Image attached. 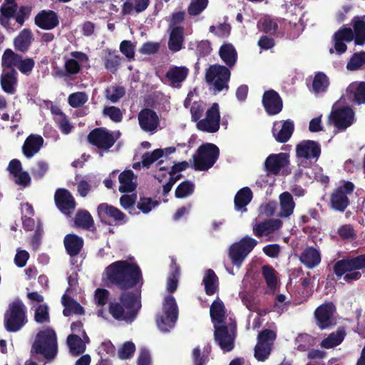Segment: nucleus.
<instances>
[{
	"label": "nucleus",
	"mask_w": 365,
	"mask_h": 365,
	"mask_svg": "<svg viewBox=\"0 0 365 365\" xmlns=\"http://www.w3.org/2000/svg\"><path fill=\"white\" fill-rule=\"evenodd\" d=\"M262 103L264 110L269 115L279 113L283 108V101L279 94L273 89L264 91Z\"/></svg>",
	"instance_id": "19"
},
{
	"label": "nucleus",
	"mask_w": 365,
	"mask_h": 365,
	"mask_svg": "<svg viewBox=\"0 0 365 365\" xmlns=\"http://www.w3.org/2000/svg\"><path fill=\"white\" fill-rule=\"evenodd\" d=\"M51 112L53 115V119L61 131L65 134L69 133L71 131L72 127L69 123L67 116L61 109L57 106H53L51 108Z\"/></svg>",
	"instance_id": "39"
},
{
	"label": "nucleus",
	"mask_w": 365,
	"mask_h": 365,
	"mask_svg": "<svg viewBox=\"0 0 365 365\" xmlns=\"http://www.w3.org/2000/svg\"><path fill=\"white\" fill-rule=\"evenodd\" d=\"M150 0H134L133 5L130 0L125 1L122 6L121 14L123 16L130 14L133 10L136 13H141L146 10L150 5Z\"/></svg>",
	"instance_id": "42"
},
{
	"label": "nucleus",
	"mask_w": 365,
	"mask_h": 365,
	"mask_svg": "<svg viewBox=\"0 0 365 365\" xmlns=\"http://www.w3.org/2000/svg\"><path fill=\"white\" fill-rule=\"evenodd\" d=\"M43 137L38 134H30L22 145V153L26 158H31L39 152L43 145Z\"/></svg>",
	"instance_id": "27"
},
{
	"label": "nucleus",
	"mask_w": 365,
	"mask_h": 365,
	"mask_svg": "<svg viewBox=\"0 0 365 365\" xmlns=\"http://www.w3.org/2000/svg\"><path fill=\"white\" fill-rule=\"evenodd\" d=\"M230 76L231 73L227 67L213 64L206 69L205 81L209 85H212L215 91L221 92L225 88L228 89Z\"/></svg>",
	"instance_id": "8"
},
{
	"label": "nucleus",
	"mask_w": 365,
	"mask_h": 365,
	"mask_svg": "<svg viewBox=\"0 0 365 365\" xmlns=\"http://www.w3.org/2000/svg\"><path fill=\"white\" fill-rule=\"evenodd\" d=\"M89 340L84 339L76 334H72L67 338V344L69 346L70 352L74 356L79 355L86 350V343Z\"/></svg>",
	"instance_id": "38"
},
{
	"label": "nucleus",
	"mask_w": 365,
	"mask_h": 365,
	"mask_svg": "<svg viewBox=\"0 0 365 365\" xmlns=\"http://www.w3.org/2000/svg\"><path fill=\"white\" fill-rule=\"evenodd\" d=\"M329 86V79L328 76L324 73L319 71L314 74L310 91L315 94L324 93L327 91Z\"/></svg>",
	"instance_id": "41"
},
{
	"label": "nucleus",
	"mask_w": 365,
	"mask_h": 365,
	"mask_svg": "<svg viewBox=\"0 0 365 365\" xmlns=\"http://www.w3.org/2000/svg\"><path fill=\"white\" fill-rule=\"evenodd\" d=\"M277 208L275 201H269L259 207L260 214L257 218V223L253 228H281L282 221L279 219H266L261 220L262 216L269 217L274 215Z\"/></svg>",
	"instance_id": "15"
},
{
	"label": "nucleus",
	"mask_w": 365,
	"mask_h": 365,
	"mask_svg": "<svg viewBox=\"0 0 365 365\" xmlns=\"http://www.w3.org/2000/svg\"><path fill=\"white\" fill-rule=\"evenodd\" d=\"M236 335V325L233 322L215 327V341L223 352H229L233 349Z\"/></svg>",
	"instance_id": "11"
},
{
	"label": "nucleus",
	"mask_w": 365,
	"mask_h": 365,
	"mask_svg": "<svg viewBox=\"0 0 365 365\" xmlns=\"http://www.w3.org/2000/svg\"><path fill=\"white\" fill-rule=\"evenodd\" d=\"M210 317L214 327L221 325H226L228 323L226 322L225 309L223 303L220 300L213 302L210 307Z\"/></svg>",
	"instance_id": "34"
},
{
	"label": "nucleus",
	"mask_w": 365,
	"mask_h": 365,
	"mask_svg": "<svg viewBox=\"0 0 365 365\" xmlns=\"http://www.w3.org/2000/svg\"><path fill=\"white\" fill-rule=\"evenodd\" d=\"M164 150L163 149H155L153 152H146L142 155L141 163L145 168L150 166L158 159L163 157Z\"/></svg>",
	"instance_id": "51"
},
{
	"label": "nucleus",
	"mask_w": 365,
	"mask_h": 365,
	"mask_svg": "<svg viewBox=\"0 0 365 365\" xmlns=\"http://www.w3.org/2000/svg\"><path fill=\"white\" fill-rule=\"evenodd\" d=\"M88 101V96L84 92H76L69 95L68 98V104L72 108H79L84 105Z\"/></svg>",
	"instance_id": "58"
},
{
	"label": "nucleus",
	"mask_w": 365,
	"mask_h": 365,
	"mask_svg": "<svg viewBox=\"0 0 365 365\" xmlns=\"http://www.w3.org/2000/svg\"><path fill=\"white\" fill-rule=\"evenodd\" d=\"M195 190L194 184L188 180L180 182L177 187L175 195L177 198H184L192 195Z\"/></svg>",
	"instance_id": "55"
},
{
	"label": "nucleus",
	"mask_w": 365,
	"mask_h": 365,
	"mask_svg": "<svg viewBox=\"0 0 365 365\" xmlns=\"http://www.w3.org/2000/svg\"><path fill=\"white\" fill-rule=\"evenodd\" d=\"M262 274L265 279L267 287L271 290H274L277 288L278 284L275 270L269 266H264L262 267Z\"/></svg>",
	"instance_id": "54"
},
{
	"label": "nucleus",
	"mask_w": 365,
	"mask_h": 365,
	"mask_svg": "<svg viewBox=\"0 0 365 365\" xmlns=\"http://www.w3.org/2000/svg\"><path fill=\"white\" fill-rule=\"evenodd\" d=\"M74 225L78 228H92L94 220L88 210H78L73 218Z\"/></svg>",
	"instance_id": "44"
},
{
	"label": "nucleus",
	"mask_w": 365,
	"mask_h": 365,
	"mask_svg": "<svg viewBox=\"0 0 365 365\" xmlns=\"http://www.w3.org/2000/svg\"><path fill=\"white\" fill-rule=\"evenodd\" d=\"M349 93V98L354 102L360 104L365 103V82L362 81L356 86H350L347 88Z\"/></svg>",
	"instance_id": "47"
},
{
	"label": "nucleus",
	"mask_w": 365,
	"mask_h": 365,
	"mask_svg": "<svg viewBox=\"0 0 365 365\" xmlns=\"http://www.w3.org/2000/svg\"><path fill=\"white\" fill-rule=\"evenodd\" d=\"M97 212L101 221L105 224L110 225L108 220H112L115 225H122L128 221L126 215L121 210L108 203L99 204Z\"/></svg>",
	"instance_id": "16"
},
{
	"label": "nucleus",
	"mask_w": 365,
	"mask_h": 365,
	"mask_svg": "<svg viewBox=\"0 0 365 365\" xmlns=\"http://www.w3.org/2000/svg\"><path fill=\"white\" fill-rule=\"evenodd\" d=\"M103 51L105 55L102 59L106 69L115 73L121 65L122 57L117 50L106 48Z\"/></svg>",
	"instance_id": "32"
},
{
	"label": "nucleus",
	"mask_w": 365,
	"mask_h": 365,
	"mask_svg": "<svg viewBox=\"0 0 365 365\" xmlns=\"http://www.w3.org/2000/svg\"><path fill=\"white\" fill-rule=\"evenodd\" d=\"M34 41V36L29 29H24L14 38V49L22 53H26L31 48Z\"/></svg>",
	"instance_id": "29"
},
{
	"label": "nucleus",
	"mask_w": 365,
	"mask_h": 365,
	"mask_svg": "<svg viewBox=\"0 0 365 365\" xmlns=\"http://www.w3.org/2000/svg\"><path fill=\"white\" fill-rule=\"evenodd\" d=\"M240 297L242 303L249 310L258 312L259 315L265 314V312L262 313L259 312V309L257 308L254 294L252 292L247 291L241 292L240 293Z\"/></svg>",
	"instance_id": "52"
},
{
	"label": "nucleus",
	"mask_w": 365,
	"mask_h": 365,
	"mask_svg": "<svg viewBox=\"0 0 365 365\" xmlns=\"http://www.w3.org/2000/svg\"><path fill=\"white\" fill-rule=\"evenodd\" d=\"M135 175L131 170H125L123 171L118 177L120 185L119 191L121 193L131 192L136 188V184L133 181Z\"/></svg>",
	"instance_id": "36"
},
{
	"label": "nucleus",
	"mask_w": 365,
	"mask_h": 365,
	"mask_svg": "<svg viewBox=\"0 0 365 365\" xmlns=\"http://www.w3.org/2000/svg\"><path fill=\"white\" fill-rule=\"evenodd\" d=\"M276 334L272 330H264L258 335L255 348V356L258 361H264L269 356Z\"/></svg>",
	"instance_id": "14"
},
{
	"label": "nucleus",
	"mask_w": 365,
	"mask_h": 365,
	"mask_svg": "<svg viewBox=\"0 0 365 365\" xmlns=\"http://www.w3.org/2000/svg\"><path fill=\"white\" fill-rule=\"evenodd\" d=\"M257 242L255 239L245 237L239 242L233 243L229 249V257L232 264L240 268Z\"/></svg>",
	"instance_id": "9"
},
{
	"label": "nucleus",
	"mask_w": 365,
	"mask_h": 365,
	"mask_svg": "<svg viewBox=\"0 0 365 365\" xmlns=\"http://www.w3.org/2000/svg\"><path fill=\"white\" fill-rule=\"evenodd\" d=\"M35 61L32 58H23L21 54L11 48H6L1 56L2 68H16L22 74L29 75L35 67Z\"/></svg>",
	"instance_id": "7"
},
{
	"label": "nucleus",
	"mask_w": 365,
	"mask_h": 365,
	"mask_svg": "<svg viewBox=\"0 0 365 365\" xmlns=\"http://www.w3.org/2000/svg\"><path fill=\"white\" fill-rule=\"evenodd\" d=\"M179 276L178 269L176 267L175 262L172 261V272L168 278L166 289L167 291L172 293L175 291L178 286V279Z\"/></svg>",
	"instance_id": "60"
},
{
	"label": "nucleus",
	"mask_w": 365,
	"mask_h": 365,
	"mask_svg": "<svg viewBox=\"0 0 365 365\" xmlns=\"http://www.w3.org/2000/svg\"><path fill=\"white\" fill-rule=\"evenodd\" d=\"M252 192L248 187L240 189L235 196V207L237 210L246 211V206L252 199Z\"/></svg>",
	"instance_id": "37"
},
{
	"label": "nucleus",
	"mask_w": 365,
	"mask_h": 365,
	"mask_svg": "<svg viewBox=\"0 0 365 365\" xmlns=\"http://www.w3.org/2000/svg\"><path fill=\"white\" fill-rule=\"evenodd\" d=\"M31 351L32 354H41L48 360L53 359L58 352L57 336L54 330L49 327L40 330L36 335Z\"/></svg>",
	"instance_id": "3"
},
{
	"label": "nucleus",
	"mask_w": 365,
	"mask_h": 365,
	"mask_svg": "<svg viewBox=\"0 0 365 365\" xmlns=\"http://www.w3.org/2000/svg\"><path fill=\"white\" fill-rule=\"evenodd\" d=\"M103 115L108 116L114 123H120L123 120V113L116 106H106L103 110Z\"/></svg>",
	"instance_id": "59"
},
{
	"label": "nucleus",
	"mask_w": 365,
	"mask_h": 365,
	"mask_svg": "<svg viewBox=\"0 0 365 365\" xmlns=\"http://www.w3.org/2000/svg\"><path fill=\"white\" fill-rule=\"evenodd\" d=\"M208 0H191L187 12L190 16H197L207 6Z\"/></svg>",
	"instance_id": "57"
},
{
	"label": "nucleus",
	"mask_w": 365,
	"mask_h": 365,
	"mask_svg": "<svg viewBox=\"0 0 365 365\" xmlns=\"http://www.w3.org/2000/svg\"><path fill=\"white\" fill-rule=\"evenodd\" d=\"M355 185L350 181H346L344 185L339 186L331 194L330 203L335 210L344 212L349 205L348 195L351 194Z\"/></svg>",
	"instance_id": "13"
},
{
	"label": "nucleus",
	"mask_w": 365,
	"mask_h": 365,
	"mask_svg": "<svg viewBox=\"0 0 365 365\" xmlns=\"http://www.w3.org/2000/svg\"><path fill=\"white\" fill-rule=\"evenodd\" d=\"M354 112L349 107H344L332 113L334 125L339 129H346L353 123Z\"/></svg>",
	"instance_id": "28"
},
{
	"label": "nucleus",
	"mask_w": 365,
	"mask_h": 365,
	"mask_svg": "<svg viewBox=\"0 0 365 365\" xmlns=\"http://www.w3.org/2000/svg\"><path fill=\"white\" fill-rule=\"evenodd\" d=\"M300 260L308 268H313L320 263L321 255L317 250L308 247L302 253Z\"/></svg>",
	"instance_id": "40"
},
{
	"label": "nucleus",
	"mask_w": 365,
	"mask_h": 365,
	"mask_svg": "<svg viewBox=\"0 0 365 365\" xmlns=\"http://www.w3.org/2000/svg\"><path fill=\"white\" fill-rule=\"evenodd\" d=\"M334 312V307L331 303L320 306L315 311L317 324L321 329H325L331 324V318Z\"/></svg>",
	"instance_id": "30"
},
{
	"label": "nucleus",
	"mask_w": 365,
	"mask_h": 365,
	"mask_svg": "<svg viewBox=\"0 0 365 365\" xmlns=\"http://www.w3.org/2000/svg\"><path fill=\"white\" fill-rule=\"evenodd\" d=\"M120 51L129 60L134 59L135 46L130 41L123 40L120 43Z\"/></svg>",
	"instance_id": "63"
},
{
	"label": "nucleus",
	"mask_w": 365,
	"mask_h": 365,
	"mask_svg": "<svg viewBox=\"0 0 365 365\" xmlns=\"http://www.w3.org/2000/svg\"><path fill=\"white\" fill-rule=\"evenodd\" d=\"M364 64H365V52L361 51L353 54L347 63L346 68L349 71H356Z\"/></svg>",
	"instance_id": "56"
},
{
	"label": "nucleus",
	"mask_w": 365,
	"mask_h": 365,
	"mask_svg": "<svg viewBox=\"0 0 365 365\" xmlns=\"http://www.w3.org/2000/svg\"><path fill=\"white\" fill-rule=\"evenodd\" d=\"M35 24L41 29L50 30L59 24L57 14L52 10H43L34 19Z\"/></svg>",
	"instance_id": "25"
},
{
	"label": "nucleus",
	"mask_w": 365,
	"mask_h": 365,
	"mask_svg": "<svg viewBox=\"0 0 365 365\" xmlns=\"http://www.w3.org/2000/svg\"><path fill=\"white\" fill-rule=\"evenodd\" d=\"M140 128L145 132H155L160 123V120L155 111L150 108L142 109L138 115Z\"/></svg>",
	"instance_id": "20"
},
{
	"label": "nucleus",
	"mask_w": 365,
	"mask_h": 365,
	"mask_svg": "<svg viewBox=\"0 0 365 365\" xmlns=\"http://www.w3.org/2000/svg\"><path fill=\"white\" fill-rule=\"evenodd\" d=\"M203 283L207 294L212 295L215 292L217 287V277L212 269L205 272Z\"/></svg>",
	"instance_id": "49"
},
{
	"label": "nucleus",
	"mask_w": 365,
	"mask_h": 365,
	"mask_svg": "<svg viewBox=\"0 0 365 365\" xmlns=\"http://www.w3.org/2000/svg\"><path fill=\"white\" fill-rule=\"evenodd\" d=\"M62 304L64 307L63 314L66 317H68L72 314H83V308L77 302L74 301L71 298L63 294L61 299Z\"/></svg>",
	"instance_id": "43"
},
{
	"label": "nucleus",
	"mask_w": 365,
	"mask_h": 365,
	"mask_svg": "<svg viewBox=\"0 0 365 365\" xmlns=\"http://www.w3.org/2000/svg\"><path fill=\"white\" fill-rule=\"evenodd\" d=\"M120 135L117 131L115 134L103 127L96 128L88 135V141L99 149L108 150L111 148Z\"/></svg>",
	"instance_id": "10"
},
{
	"label": "nucleus",
	"mask_w": 365,
	"mask_h": 365,
	"mask_svg": "<svg viewBox=\"0 0 365 365\" xmlns=\"http://www.w3.org/2000/svg\"><path fill=\"white\" fill-rule=\"evenodd\" d=\"M280 212L277 214L279 217H289L292 215L295 203L292 195L289 192H284L279 197Z\"/></svg>",
	"instance_id": "35"
},
{
	"label": "nucleus",
	"mask_w": 365,
	"mask_h": 365,
	"mask_svg": "<svg viewBox=\"0 0 365 365\" xmlns=\"http://www.w3.org/2000/svg\"><path fill=\"white\" fill-rule=\"evenodd\" d=\"M294 130V125L293 121L288 119L283 122L282 128L277 133H274L273 131V135L277 142L284 143L290 139Z\"/></svg>",
	"instance_id": "46"
},
{
	"label": "nucleus",
	"mask_w": 365,
	"mask_h": 365,
	"mask_svg": "<svg viewBox=\"0 0 365 365\" xmlns=\"http://www.w3.org/2000/svg\"><path fill=\"white\" fill-rule=\"evenodd\" d=\"M354 41L356 45H364L365 43V21L358 19L354 24Z\"/></svg>",
	"instance_id": "50"
},
{
	"label": "nucleus",
	"mask_w": 365,
	"mask_h": 365,
	"mask_svg": "<svg viewBox=\"0 0 365 365\" xmlns=\"http://www.w3.org/2000/svg\"><path fill=\"white\" fill-rule=\"evenodd\" d=\"M334 271L338 277L344 275V279L346 282L359 279L361 274L359 271H354L350 259L338 261L334 267Z\"/></svg>",
	"instance_id": "23"
},
{
	"label": "nucleus",
	"mask_w": 365,
	"mask_h": 365,
	"mask_svg": "<svg viewBox=\"0 0 365 365\" xmlns=\"http://www.w3.org/2000/svg\"><path fill=\"white\" fill-rule=\"evenodd\" d=\"M289 155L286 153L269 155L264 161V168L267 173L279 174L282 168L289 164Z\"/></svg>",
	"instance_id": "22"
},
{
	"label": "nucleus",
	"mask_w": 365,
	"mask_h": 365,
	"mask_svg": "<svg viewBox=\"0 0 365 365\" xmlns=\"http://www.w3.org/2000/svg\"><path fill=\"white\" fill-rule=\"evenodd\" d=\"M178 308L175 298L171 295L165 297L162 311L156 317L158 329L164 332L170 331L178 319Z\"/></svg>",
	"instance_id": "4"
},
{
	"label": "nucleus",
	"mask_w": 365,
	"mask_h": 365,
	"mask_svg": "<svg viewBox=\"0 0 365 365\" xmlns=\"http://www.w3.org/2000/svg\"><path fill=\"white\" fill-rule=\"evenodd\" d=\"M135 350V344L131 341H127L118 350V356L121 359L130 358Z\"/></svg>",
	"instance_id": "64"
},
{
	"label": "nucleus",
	"mask_w": 365,
	"mask_h": 365,
	"mask_svg": "<svg viewBox=\"0 0 365 365\" xmlns=\"http://www.w3.org/2000/svg\"><path fill=\"white\" fill-rule=\"evenodd\" d=\"M184 41V28L182 26H175L170 33L168 43V48L173 52H178L182 48Z\"/></svg>",
	"instance_id": "33"
},
{
	"label": "nucleus",
	"mask_w": 365,
	"mask_h": 365,
	"mask_svg": "<svg viewBox=\"0 0 365 365\" xmlns=\"http://www.w3.org/2000/svg\"><path fill=\"white\" fill-rule=\"evenodd\" d=\"M105 274L110 282L123 289L142 284L141 271L133 259L112 263L106 269Z\"/></svg>",
	"instance_id": "1"
},
{
	"label": "nucleus",
	"mask_w": 365,
	"mask_h": 365,
	"mask_svg": "<svg viewBox=\"0 0 365 365\" xmlns=\"http://www.w3.org/2000/svg\"><path fill=\"white\" fill-rule=\"evenodd\" d=\"M197 155H193L195 170L205 171L211 168L220 156L219 148L210 143L202 144L197 150Z\"/></svg>",
	"instance_id": "5"
},
{
	"label": "nucleus",
	"mask_w": 365,
	"mask_h": 365,
	"mask_svg": "<svg viewBox=\"0 0 365 365\" xmlns=\"http://www.w3.org/2000/svg\"><path fill=\"white\" fill-rule=\"evenodd\" d=\"M54 201L60 212L71 217L76 209V202L71 192L64 188H58L54 195Z\"/></svg>",
	"instance_id": "17"
},
{
	"label": "nucleus",
	"mask_w": 365,
	"mask_h": 365,
	"mask_svg": "<svg viewBox=\"0 0 365 365\" xmlns=\"http://www.w3.org/2000/svg\"><path fill=\"white\" fill-rule=\"evenodd\" d=\"M219 56L228 68L235 66L237 61V52L230 43H223L219 50Z\"/></svg>",
	"instance_id": "31"
},
{
	"label": "nucleus",
	"mask_w": 365,
	"mask_h": 365,
	"mask_svg": "<svg viewBox=\"0 0 365 365\" xmlns=\"http://www.w3.org/2000/svg\"><path fill=\"white\" fill-rule=\"evenodd\" d=\"M313 341L312 337L307 334H299L295 339V345L298 350L305 351Z\"/></svg>",
	"instance_id": "62"
},
{
	"label": "nucleus",
	"mask_w": 365,
	"mask_h": 365,
	"mask_svg": "<svg viewBox=\"0 0 365 365\" xmlns=\"http://www.w3.org/2000/svg\"><path fill=\"white\" fill-rule=\"evenodd\" d=\"M64 245L67 252L71 256L77 255L82 247L83 240L74 235H68L64 239Z\"/></svg>",
	"instance_id": "45"
},
{
	"label": "nucleus",
	"mask_w": 365,
	"mask_h": 365,
	"mask_svg": "<svg viewBox=\"0 0 365 365\" xmlns=\"http://www.w3.org/2000/svg\"><path fill=\"white\" fill-rule=\"evenodd\" d=\"M72 56L65 61L64 68L69 76H75L78 74L82 68V63H88L89 61L86 53L81 51H72L70 53Z\"/></svg>",
	"instance_id": "24"
},
{
	"label": "nucleus",
	"mask_w": 365,
	"mask_h": 365,
	"mask_svg": "<svg viewBox=\"0 0 365 365\" xmlns=\"http://www.w3.org/2000/svg\"><path fill=\"white\" fill-rule=\"evenodd\" d=\"M26 311V307L21 300L16 299L11 303L4 317L6 329L14 332L20 330L27 322Z\"/></svg>",
	"instance_id": "6"
},
{
	"label": "nucleus",
	"mask_w": 365,
	"mask_h": 365,
	"mask_svg": "<svg viewBox=\"0 0 365 365\" xmlns=\"http://www.w3.org/2000/svg\"><path fill=\"white\" fill-rule=\"evenodd\" d=\"M125 94V89L122 86H114L106 89V97L112 103H117Z\"/></svg>",
	"instance_id": "53"
},
{
	"label": "nucleus",
	"mask_w": 365,
	"mask_h": 365,
	"mask_svg": "<svg viewBox=\"0 0 365 365\" xmlns=\"http://www.w3.org/2000/svg\"><path fill=\"white\" fill-rule=\"evenodd\" d=\"M140 307V293L128 292L122 294L120 302L110 303L109 311L115 319L131 322Z\"/></svg>",
	"instance_id": "2"
},
{
	"label": "nucleus",
	"mask_w": 365,
	"mask_h": 365,
	"mask_svg": "<svg viewBox=\"0 0 365 365\" xmlns=\"http://www.w3.org/2000/svg\"><path fill=\"white\" fill-rule=\"evenodd\" d=\"M209 31L218 37L227 38L230 35L231 26L226 23L220 24L217 27L212 25L210 26Z\"/></svg>",
	"instance_id": "61"
},
{
	"label": "nucleus",
	"mask_w": 365,
	"mask_h": 365,
	"mask_svg": "<svg viewBox=\"0 0 365 365\" xmlns=\"http://www.w3.org/2000/svg\"><path fill=\"white\" fill-rule=\"evenodd\" d=\"M189 69L185 66H171L165 73V78L173 88H180L182 83L185 81Z\"/></svg>",
	"instance_id": "26"
},
{
	"label": "nucleus",
	"mask_w": 365,
	"mask_h": 365,
	"mask_svg": "<svg viewBox=\"0 0 365 365\" xmlns=\"http://www.w3.org/2000/svg\"><path fill=\"white\" fill-rule=\"evenodd\" d=\"M322 153L320 144L314 140H304L296 145V155L305 160L317 161Z\"/></svg>",
	"instance_id": "18"
},
{
	"label": "nucleus",
	"mask_w": 365,
	"mask_h": 365,
	"mask_svg": "<svg viewBox=\"0 0 365 365\" xmlns=\"http://www.w3.org/2000/svg\"><path fill=\"white\" fill-rule=\"evenodd\" d=\"M345 333L342 329L331 333L326 339L322 341L321 346L325 349H331L340 344L344 340Z\"/></svg>",
	"instance_id": "48"
},
{
	"label": "nucleus",
	"mask_w": 365,
	"mask_h": 365,
	"mask_svg": "<svg viewBox=\"0 0 365 365\" xmlns=\"http://www.w3.org/2000/svg\"><path fill=\"white\" fill-rule=\"evenodd\" d=\"M220 125V107L217 103L212 104L205 113V118L199 120L197 128L199 130L214 133L219 130Z\"/></svg>",
	"instance_id": "12"
},
{
	"label": "nucleus",
	"mask_w": 365,
	"mask_h": 365,
	"mask_svg": "<svg viewBox=\"0 0 365 365\" xmlns=\"http://www.w3.org/2000/svg\"><path fill=\"white\" fill-rule=\"evenodd\" d=\"M0 76V85L6 93L13 95L16 91L18 72L14 68H2Z\"/></svg>",
	"instance_id": "21"
}]
</instances>
